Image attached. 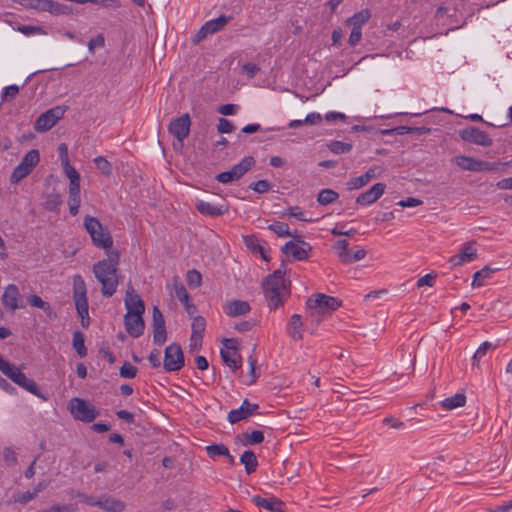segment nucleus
Instances as JSON below:
<instances>
[{"instance_id":"f257e3e1","label":"nucleus","mask_w":512,"mask_h":512,"mask_svg":"<svg viewBox=\"0 0 512 512\" xmlns=\"http://www.w3.org/2000/svg\"><path fill=\"white\" fill-rule=\"evenodd\" d=\"M119 259L117 251H109L106 259L98 261L93 266V273L101 283V292L105 297H111L117 290Z\"/></svg>"},{"instance_id":"f03ea898","label":"nucleus","mask_w":512,"mask_h":512,"mask_svg":"<svg viewBox=\"0 0 512 512\" xmlns=\"http://www.w3.org/2000/svg\"><path fill=\"white\" fill-rule=\"evenodd\" d=\"M262 288L270 309L282 306L290 294L284 274L280 270L269 275L262 283Z\"/></svg>"},{"instance_id":"7ed1b4c3","label":"nucleus","mask_w":512,"mask_h":512,"mask_svg":"<svg viewBox=\"0 0 512 512\" xmlns=\"http://www.w3.org/2000/svg\"><path fill=\"white\" fill-rule=\"evenodd\" d=\"M342 305V301L338 298L318 293L312 295L307 300V307L313 317L330 315Z\"/></svg>"},{"instance_id":"20e7f679","label":"nucleus","mask_w":512,"mask_h":512,"mask_svg":"<svg viewBox=\"0 0 512 512\" xmlns=\"http://www.w3.org/2000/svg\"><path fill=\"white\" fill-rule=\"evenodd\" d=\"M84 227L89 233L92 242L100 248L110 249L113 244L110 233L102 226L99 220L92 216H86Z\"/></svg>"},{"instance_id":"39448f33","label":"nucleus","mask_w":512,"mask_h":512,"mask_svg":"<svg viewBox=\"0 0 512 512\" xmlns=\"http://www.w3.org/2000/svg\"><path fill=\"white\" fill-rule=\"evenodd\" d=\"M80 501L89 506L100 507L106 512H123L126 508L123 501L108 495H101L100 497L82 495Z\"/></svg>"},{"instance_id":"423d86ee","label":"nucleus","mask_w":512,"mask_h":512,"mask_svg":"<svg viewBox=\"0 0 512 512\" xmlns=\"http://www.w3.org/2000/svg\"><path fill=\"white\" fill-rule=\"evenodd\" d=\"M67 107L55 106L40 114L35 121V131L42 133L50 130L60 119L63 118Z\"/></svg>"},{"instance_id":"0eeeda50","label":"nucleus","mask_w":512,"mask_h":512,"mask_svg":"<svg viewBox=\"0 0 512 512\" xmlns=\"http://www.w3.org/2000/svg\"><path fill=\"white\" fill-rule=\"evenodd\" d=\"M4 375H6L10 380H12L15 384L19 385L21 388L30 392L33 395L41 397L40 390L33 379L28 378L24 373H22L20 368L15 367L12 364L8 365L7 369L2 371Z\"/></svg>"},{"instance_id":"6e6552de","label":"nucleus","mask_w":512,"mask_h":512,"mask_svg":"<svg viewBox=\"0 0 512 512\" xmlns=\"http://www.w3.org/2000/svg\"><path fill=\"white\" fill-rule=\"evenodd\" d=\"M40 160L38 150H30L22 159L20 164L13 170L10 181L11 183H18L28 174L31 173L33 168L38 164Z\"/></svg>"},{"instance_id":"1a4fd4ad","label":"nucleus","mask_w":512,"mask_h":512,"mask_svg":"<svg viewBox=\"0 0 512 512\" xmlns=\"http://www.w3.org/2000/svg\"><path fill=\"white\" fill-rule=\"evenodd\" d=\"M68 407L74 418L80 421L91 422L98 415L95 408L83 399H71Z\"/></svg>"},{"instance_id":"9d476101","label":"nucleus","mask_w":512,"mask_h":512,"mask_svg":"<svg viewBox=\"0 0 512 512\" xmlns=\"http://www.w3.org/2000/svg\"><path fill=\"white\" fill-rule=\"evenodd\" d=\"M73 285L76 309L79 316L82 319V323L84 324V319L88 318V300L86 296V285L83 278L80 275L74 276Z\"/></svg>"},{"instance_id":"9b49d317","label":"nucleus","mask_w":512,"mask_h":512,"mask_svg":"<svg viewBox=\"0 0 512 512\" xmlns=\"http://www.w3.org/2000/svg\"><path fill=\"white\" fill-rule=\"evenodd\" d=\"M163 365L165 370L169 372L178 371L183 367L184 356L178 344L172 343L165 348Z\"/></svg>"},{"instance_id":"f8f14e48","label":"nucleus","mask_w":512,"mask_h":512,"mask_svg":"<svg viewBox=\"0 0 512 512\" xmlns=\"http://www.w3.org/2000/svg\"><path fill=\"white\" fill-rule=\"evenodd\" d=\"M190 116L188 113L173 119L168 127L169 132L182 143L185 138L188 137L190 132Z\"/></svg>"},{"instance_id":"ddd939ff","label":"nucleus","mask_w":512,"mask_h":512,"mask_svg":"<svg viewBox=\"0 0 512 512\" xmlns=\"http://www.w3.org/2000/svg\"><path fill=\"white\" fill-rule=\"evenodd\" d=\"M460 136L466 142L483 147H489L493 143L492 139L486 132L476 127H468L461 130Z\"/></svg>"},{"instance_id":"4468645a","label":"nucleus","mask_w":512,"mask_h":512,"mask_svg":"<svg viewBox=\"0 0 512 512\" xmlns=\"http://www.w3.org/2000/svg\"><path fill=\"white\" fill-rule=\"evenodd\" d=\"M1 300L4 308L11 311H15L17 309H22L25 307L20 291L18 287L14 284H10L5 288Z\"/></svg>"},{"instance_id":"2eb2a0df","label":"nucleus","mask_w":512,"mask_h":512,"mask_svg":"<svg viewBox=\"0 0 512 512\" xmlns=\"http://www.w3.org/2000/svg\"><path fill=\"white\" fill-rule=\"evenodd\" d=\"M311 250V246L301 240L287 242L282 251L286 256H291L294 260H304L308 258V252Z\"/></svg>"},{"instance_id":"dca6fc26","label":"nucleus","mask_w":512,"mask_h":512,"mask_svg":"<svg viewBox=\"0 0 512 512\" xmlns=\"http://www.w3.org/2000/svg\"><path fill=\"white\" fill-rule=\"evenodd\" d=\"M126 314L143 315L145 311L144 302L140 296L135 292L132 286H129L125 295Z\"/></svg>"},{"instance_id":"f3484780","label":"nucleus","mask_w":512,"mask_h":512,"mask_svg":"<svg viewBox=\"0 0 512 512\" xmlns=\"http://www.w3.org/2000/svg\"><path fill=\"white\" fill-rule=\"evenodd\" d=\"M477 258V249L474 247V242H467L461 247L460 253L452 256L449 262L452 266H462Z\"/></svg>"},{"instance_id":"a211bd4d","label":"nucleus","mask_w":512,"mask_h":512,"mask_svg":"<svg viewBox=\"0 0 512 512\" xmlns=\"http://www.w3.org/2000/svg\"><path fill=\"white\" fill-rule=\"evenodd\" d=\"M383 172V168L380 166H373L369 168L366 173L361 176L350 179L347 182V188L349 190L360 189L368 184L372 179L376 178Z\"/></svg>"},{"instance_id":"6ab92c4d","label":"nucleus","mask_w":512,"mask_h":512,"mask_svg":"<svg viewBox=\"0 0 512 512\" xmlns=\"http://www.w3.org/2000/svg\"><path fill=\"white\" fill-rule=\"evenodd\" d=\"M195 206L199 213L211 217L223 215L228 211V206L224 202L213 204L204 200H197Z\"/></svg>"},{"instance_id":"aec40b11","label":"nucleus","mask_w":512,"mask_h":512,"mask_svg":"<svg viewBox=\"0 0 512 512\" xmlns=\"http://www.w3.org/2000/svg\"><path fill=\"white\" fill-rule=\"evenodd\" d=\"M124 324L127 333L131 337L137 338L143 334L145 324L142 315L126 314Z\"/></svg>"},{"instance_id":"412c9836","label":"nucleus","mask_w":512,"mask_h":512,"mask_svg":"<svg viewBox=\"0 0 512 512\" xmlns=\"http://www.w3.org/2000/svg\"><path fill=\"white\" fill-rule=\"evenodd\" d=\"M256 409H258L257 404L250 403L247 399H245L240 408L231 410L228 413V421L231 424L237 423L240 420L250 417Z\"/></svg>"},{"instance_id":"4be33fe9","label":"nucleus","mask_w":512,"mask_h":512,"mask_svg":"<svg viewBox=\"0 0 512 512\" xmlns=\"http://www.w3.org/2000/svg\"><path fill=\"white\" fill-rule=\"evenodd\" d=\"M386 185L384 183H376L369 190L360 194L356 203L360 205H369L376 202L385 192Z\"/></svg>"},{"instance_id":"5701e85b","label":"nucleus","mask_w":512,"mask_h":512,"mask_svg":"<svg viewBox=\"0 0 512 512\" xmlns=\"http://www.w3.org/2000/svg\"><path fill=\"white\" fill-rule=\"evenodd\" d=\"M223 311L230 317L246 315L251 311L250 304L243 300H230L223 306Z\"/></svg>"},{"instance_id":"b1692460","label":"nucleus","mask_w":512,"mask_h":512,"mask_svg":"<svg viewBox=\"0 0 512 512\" xmlns=\"http://www.w3.org/2000/svg\"><path fill=\"white\" fill-rule=\"evenodd\" d=\"M303 327L304 324L302 322L301 316L299 314H293L289 323L287 324L286 331L291 339L298 341L303 338Z\"/></svg>"},{"instance_id":"393cba45","label":"nucleus","mask_w":512,"mask_h":512,"mask_svg":"<svg viewBox=\"0 0 512 512\" xmlns=\"http://www.w3.org/2000/svg\"><path fill=\"white\" fill-rule=\"evenodd\" d=\"M252 502L271 512H284L283 502L275 497L262 498L260 496H253Z\"/></svg>"},{"instance_id":"a878e982","label":"nucleus","mask_w":512,"mask_h":512,"mask_svg":"<svg viewBox=\"0 0 512 512\" xmlns=\"http://www.w3.org/2000/svg\"><path fill=\"white\" fill-rule=\"evenodd\" d=\"M223 362L230 368L236 370L241 366V356L236 346H228L220 352Z\"/></svg>"},{"instance_id":"bb28decb","label":"nucleus","mask_w":512,"mask_h":512,"mask_svg":"<svg viewBox=\"0 0 512 512\" xmlns=\"http://www.w3.org/2000/svg\"><path fill=\"white\" fill-rule=\"evenodd\" d=\"M478 161L474 157L458 155L452 158V163L457 165L461 170L478 172Z\"/></svg>"},{"instance_id":"cd10ccee","label":"nucleus","mask_w":512,"mask_h":512,"mask_svg":"<svg viewBox=\"0 0 512 512\" xmlns=\"http://www.w3.org/2000/svg\"><path fill=\"white\" fill-rule=\"evenodd\" d=\"M466 396L464 393H457L451 397L445 398L440 405L444 410H453L465 406Z\"/></svg>"},{"instance_id":"c85d7f7f","label":"nucleus","mask_w":512,"mask_h":512,"mask_svg":"<svg viewBox=\"0 0 512 512\" xmlns=\"http://www.w3.org/2000/svg\"><path fill=\"white\" fill-rule=\"evenodd\" d=\"M497 269H492L489 266H485L481 270L477 271L473 275V280L471 283L472 288H478L485 285V282L491 278L492 274L496 272Z\"/></svg>"},{"instance_id":"c756f323","label":"nucleus","mask_w":512,"mask_h":512,"mask_svg":"<svg viewBox=\"0 0 512 512\" xmlns=\"http://www.w3.org/2000/svg\"><path fill=\"white\" fill-rule=\"evenodd\" d=\"M62 165L64 173L69 179V188H80V174L69 163V159H63Z\"/></svg>"},{"instance_id":"7c9ffc66","label":"nucleus","mask_w":512,"mask_h":512,"mask_svg":"<svg viewBox=\"0 0 512 512\" xmlns=\"http://www.w3.org/2000/svg\"><path fill=\"white\" fill-rule=\"evenodd\" d=\"M255 164V161L253 157H245L241 160L240 163L234 165L230 170L232 171V174L234 175L235 179H239L242 177L247 171H249L253 165Z\"/></svg>"},{"instance_id":"2f4dec72","label":"nucleus","mask_w":512,"mask_h":512,"mask_svg":"<svg viewBox=\"0 0 512 512\" xmlns=\"http://www.w3.org/2000/svg\"><path fill=\"white\" fill-rule=\"evenodd\" d=\"M81 204L80 188H69L68 206L72 216L77 215Z\"/></svg>"},{"instance_id":"473e14b6","label":"nucleus","mask_w":512,"mask_h":512,"mask_svg":"<svg viewBox=\"0 0 512 512\" xmlns=\"http://www.w3.org/2000/svg\"><path fill=\"white\" fill-rule=\"evenodd\" d=\"M240 462L245 466V470L248 474L253 473L258 465V461L254 452L246 450L240 457Z\"/></svg>"},{"instance_id":"72a5a7b5","label":"nucleus","mask_w":512,"mask_h":512,"mask_svg":"<svg viewBox=\"0 0 512 512\" xmlns=\"http://www.w3.org/2000/svg\"><path fill=\"white\" fill-rule=\"evenodd\" d=\"M238 439L243 445H254L259 444L264 440V434L262 431L254 430L251 433L240 434Z\"/></svg>"},{"instance_id":"f704fd0d","label":"nucleus","mask_w":512,"mask_h":512,"mask_svg":"<svg viewBox=\"0 0 512 512\" xmlns=\"http://www.w3.org/2000/svg\"><path fill=\"white\" fill-rule=\"evenodd\" d=\"M371 17V13L368 9L361 10L359 13L355 14L351 18L347 20V23L351 25L352 27H358V29H361V27L368 22V20Z\"/></svg>"},{"instance_id":"c9c22d12","label":"nucleus","mask_w":512,"mask_h":512,"mask_svg":"<svg viewBox=\"0 0 512 512\" xmlns=\"http://www.w3.org/2000/svg\"><path fill=\"white\" fill-rule=\"evenodd\" d=\"M61 204V195L56 191H53L46 195V200L43 205L46 210L57 211Z\"/></svg>"},{"instance_id":"e433bc0d","label":"nucleus","mask_w":512,"mask_h":512,"mask_svg":"<svg viewBox=\"0 0 512 512\" xmlns=\"http://www.w3.org/2000/svg\"><path fill=\"white\" fill-rule=\"evenodd\" d=\"M45 11L53 15H68L72 12V8L65 4L50 0Z\"/></svg>"},{"instance_id":"4c0bfd02","label":"nucleus","mask_w":512,"mask_h":512,"mask_svg":"<svg viewBox=\"0 0 512 512\" xmlns=\"http://www.w3.org/2000/svg\"><path fill=\"white\" fill-rule=\"evenodd\" d=\"M227 22L228 20L225 16H220L216 19L206 22L203 26L209 35H211L221 30L227 24Z\"/></svg>"},{"instance_id":"58836bf2","label":"nucleus","mask_w":512,"mask_h":512,"mask_svg":"<svg viewBox=\"0 0 512 512\" xmlns=\"http://www.w3.org/2000/svg\"><path fill=\"white\" fill-rule=\"evenodd\" d=\"M28 303L36 308L42 309L48 316L52 315V309L48 302L42 300L39 296L32 294L27 297Z\"/></svg>"},{"instance_id":"ea45409f","label":"nucleus","mask_w":512,"mask_h":512,"mask_svg":"<svg viewBox=\"0 0 512 512\" xmlns=\"http://www.w3.org/2000/svg\"><path fill=\"white\" fill-rule=\"evenodd\" d=\"M84 342H85L84 335L80 331L74 332L72 344H73L74 349L77 351V354L81 358L85 357L87 354V349L85 347Z\"/></svg>"},{"instance_id":"a19ab883","label":"nucleus","mask_w":512,"mask_h":512,"mask_svg":"<svg viewBox=\"0 0 512 512\" xmlns=\"http://www.w3.org/2000/svg\"><path fill=\"white\" fill-rule=\"evenodd\" d=\"M339 197V194L332 189H323L317 197V201L321 205H328L334 202Z\"/></svg>"},{"instance_id":"79ce46f5","label":"nucleus","mask_w":512,"mask_h":512,"mask_svg":"<svg viewBox=\"0 0 512 512\" xmlns=\"http://www.w3.org/2000/svg\"><path fill=\"white\" fill-rule=\"evenodd\" d=\"M509 165V162L501 163V162H487L483 160L478 161V172L483 171H499L500 167L503 169Z\"/></svg>"},{"instance_id":"37998d69","label":"nucleus","mask_w":512,"mask_h":512,"mask_svg":"<svg viewBox=\"0 0 512 512\" xmlns=\"http://www.w3.org/2000/svg\"><path fill=\"white\" fill-rule=\"evenodd\" d=\"M243 241L250 250L253 252H259L263 259H268L263 247L258 243L256 238L252 236H244Z\"/></svg>"},{"instance_id":"c03bdc74","label":"nucleus","mask_w":512,"mask_h":512,"mask_svg":"<svg viewBox=\"0 0 512 512\" xmlns=\"http://www.w3.org/2000/svg\"><path fill=\"white\" fill-rule=\"evenodd\" d=\"M94 163L99 171L105 176H110L112 174V165L111 163L105 159L103 156H98L94 159Z\"/></svg>"},{"instance_id":"a18cd8bd","label":"nucleus","mask_w":512,"mask_h":512,"mask_svg":"<svg viewBox=\"0 0 512 512\" xmlns=\"http://www.w3.org/2000/svg\"><path fill=\"white\" fill-rule=\"evenodd\" d=\"M330 151L334 154H344L348 153L352 149V145L349 143L341 142V141H332L328 145Z\"/></svg>"},{"instance_id":"49530a36","label":"nucleus","mask_w":512,"mask_h":512,"mask_svg":"<svg viewBox=\"0 0 512 512\" xmlns=\"http://www.w3.org/2000/svg\"><path fill=\"white\" fill-rule=\"evenodd\" d=\"M207 453L210 457L216 456H229L228 448L223 444H214L206 447Z\"/></svg>"},{"instance_id":"de8ad7c7","label":"nucleus","mask_w":512,"mask_h":512,"mask_svg":"<svg viewBox=\"0 0 512 512\" xmlns=\"http://www.w3.org/2000/svg\"><path fill=\"white\" fill-rule=\"evenodd\" d=\"M206 328V321L202 316H196L192 321V334L203 336Z\"/></svg>"},{"instance_id":"09e8293b","label":"nucleus","mask_w":512,"mask_h":512,"mask_svg":"<svg viewBox=\"0 0 512 512\" xmlns=\"http://www.w3.org/2000/svg\"><path fill=\"white\" fill-rule=\"evenodd\" d=\"M492 348H495V346L489 342V341H485L483 342L480 347L477 349V351L475 352V354L473 355V366H479L478 364V361L479 359L484 356L486 354V352L489 350V349H492Z\"/></svg>"},{"instance_id":"8fccbe9b","label":"nucleus","mask_w":512,"mask_h":512,"mask_svg":"<svg viewBox=\"0 0 512 512\" xmlns=\"http://www.w3.org/2000/svg\"><path fill=\"white\" fill-rule=\"evenodd\" d=\"M268 228L280 237L290 236L289 226L286 223L276 222L269 225Z\"/></svg>"},{"instance_id":"3c124183","label":"nucleus","mask_w":512,"mask_h":512,"mask_svg":"<svg viewBox=\"0 0 512 512\" xmlns=\"http://www.w3.org/2000/svg\"><path fill=\"white\" fill-rule=\"evenodd\" d=\"M119 374L123 378L132 379L137 374V368L132 364L125 362L119 370Z\"/></svg>"},{"instance_id":"603ef678","label":"nucleus","mask_w":512,"mask_h":512,"mask_svg":"<svg viewBox=\"0 0 512 512\" xmlns=\"http://www.w3.org/2000/svg\"><path fill=\"white\" fill-rule=\"evenodd\" d=\"M153 339L157 345H162L166 341L165 325L153 327Z\"/></svg>"},{"instance_id":"864d4df0","label":"nucleus","mask_w":512,"mask_h":512,"mask_svg":"<svg viewBox=\"0 0 512 512\" xmlns=\"http://www.w3.org/2000/svg\"><path fill=\"white\" fill-rule=\"evenodd\" d=\"M175 296L179 299L181 303L187 302L189 298V294L186 291L184 285L178 281L174 283Z\"/></svg>"},{"instance_id":"5fc2aeb1","label":"nucleus","mask_w":512,"mask_h":512,"mask_svg":"<svg viewBox=\"0 0 512 512\" xmlns=\"http://www.w3.org/2000/svg\"><path fill=\"white\" fill-rule=\"evenodd\" d=\"M36 497V493L26 491L13 495V501L20 504H26Z\"/></svg>"},{"instance_id":"6e6d98bb","label":"nucleus","mask_w":512,"mask_h":512,"mask_svg":"<svg viewBox=\"0 0 512 512\" xmlns=\"http://www.w3.org/2000/svg\"><path fill=\"white\" fill-rule=\"evenodd\" d=\"M285 214L300 221H311L310 218L306 217V213L299 207H291L285 212Z\"/></svg>"},{"instance_id":"4d7b16f0","label":"nucleus","mask_w":512,"mask_h":512,"mask_svg":"<svg viewBox=\"0 0 512 512\" xmlns=\"http://www.w3.org/2000/svg\"><path fill=\"white\" fill-rule=\"evenodd\" d=\"M187 283L192 287H199L202 283V276L197 270H190L187 273Z\"/></svg>"},{"instance_id":"13d9d810","label":"nucleus","mask_w":512,"mask_h":512,"mask_svg":"<svg viewBox=\"0 0 512 512\" xmlns=\"http://www.w3.org/2000/svg\"><path fill=\"white\" fill-rule=\"evenodd\" d=\"M249 188L254 190L257 193H265L270 190L271 183L267 180H259L257 182H253L249 185Z\"/></svg>"},{"instance_id":"bf43d9fd","label":"nucleus","mask_w":512,"mask_h":512,"mask_svg":"<svg viewBox=\"0 0 512 512\" xmlns=\"http://www.w3.org/2000/svg\"><path fill=\"white\" fill-rule=\"evenodd\" d=\"M18 31L27 36L34 35V34H44V31L41 27L30 26V25L20 26L18 28Z\"/></svg>"},{"instance_id":"052dcab7","label":"nucleus","mask_w":512,"mask_h":512,"mask_svg":"<svg viewBox=\"0 0 512 512\" xmlns=\"http://www.w3.org/2000/svg\"><path fill=\"white\" fill-rule=\"evenodd\" d=\"M217 130L220 133H231L234 130V126L229 120L220 118L218 121Z\"/></svg>"},{"instance_id":"680f3d73","label":"nucleus","mask_w":512,"mask_h":512,"mask_svg":"<svg viewBox=\"0 0 512 512\" xmlns=\"http://www.w3.org/2000/svg\"><path fill=\"white\" fill-rule=\"evenodd\" d=\"M348 246L349 243L346 240H338L335 243L334 249L339 258L347 256Z\"/></svg>"},{"instance_id":"e2e57ef3","label":"nucleus","mask_w":512,"mask_h":512,"mask_svg":"<svg viewBox=\"0 0 512 512\" xmlns=\"http://www.w3.org/2000/svg\"><path fill=\"white\" fill-rule=\"evenodd\" d=\"M435 279H436L435 274H426L418 279L417 286L419 288L423 287V286L432 287L434 285Z\"/></svg>"},{"instance_id":"0e129e2a","label":"nucleus","mask_w":512,"mask_h":512,"mask_svg":"<svg viewBox=\"0 0 512 512\" xmlns=\"http://www.w3.org/2000/svg\"><path fill=\"white\" fill-rule=\"evenodd\" d=\"M238 110V106L235 104H225L218 107L217 111L225 116L234 115Z\"/></svg>"},{"instance_id":"69168bd1","label":"nucleus","mask_w":512,"mask_h":512,"mask_svg":"<svg viewBox=\"0 0 512 512\" xmlns=\"http://www.w3.org/2000/svg\"><path fill=\"white\" fill-rule=\"evenodd\" d=\"M50 0H29L28 6L38 11H45Z\"/></svg>"},{"instance_id":"338daca9","label":"nucleus","mask_w":512,"mask_h":512,"mask_svg":"<svg viewBox=\"0 0 512 512\" xmlns=\"http://www.w3.org/2000/svg\"><path fill=\"white\" fill-rule=\"evenodd\" d=\"M423 204V201L417 198L408 197L405 200H401L398 202V205L406 208V207H416Z\"/></svg>"},{"instance_id":"774afa93","label":"nucleus","mask_w":512,"mask_h":512,"mask_svg":"<svg viewBox=\"0 0 512 512\" xmlns=\"http://www.w3.org/2000/svg\"><path fill=\"white\" fill-rule=\"evenodd\" d=\"M362 37L361 29H358V27H352L351 34L349 36V44L351 46L357 45Z\"/></svg>"}]
</instances>
